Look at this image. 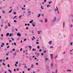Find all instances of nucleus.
Returning a JSON list of instances; mask_svg holds the SVG:
<instances>
[{"label":"nucleus","instance_id":"f257e3e1","mask_svg":"<svg viewBox=\"0 0 73 73\" xmlns=\"http://www.w3.org/2000/svg\"><path fill=\"white\" fill-rule=\"evenodd\" d=\"M56 9H55V11H57V13H58V14H59V12L58 11V7H56Z\"/></svg>","mask_w":73,"mask_h":73},{"label":"nucleus","instance_id":"f03ea898","mask_svg":"<svg viewBox=\"0 0 73 73\" xmlns=\"http://www.w3.org/2000/svg\"><path fill=\"white\" fill-rule=\"evenodd\" d=\"M56 19H57V18L56 17H55L54 19L52 20V22H55L56 21Z\"/></svg>","mask_w":73,"mask_h":73},{"label":"nucleus","instance_id":"7ed1b4c3","mask_svg":"<svg viewBox=\"0 0 73 73\" xmlns=\"http://www.w3.org/2000/svg\"><path fill=\"white\" fill-rule=\"evenodd\" d=\"M31 11H29V12H28V16H30V15H31Z\"/></svg>","mask_w":73,"mask_h":73},{"label":"nucleus","instance_id":"20e7f679","mask_svg":"<svg viewBox=\"0 0 73 73\" xmlns=\"http://www.w3.org/2000/svg\"><path fill=\"white\" fill-rule=\"evenodd\" d=\"M32 25L33 26V27H35V25H36V23L35 22H33L32 23Z\"/></svg>","mask_w":73,"mask_h":73},{"label":"nucleus","instance_id":"39448f33","mask_svg":"<svg viewBox=\"0 0 73 73\" xmlns=\"http://www.w3.org/2000/svg\"><path fill=\"white\" fill-rule=\"evenodd\" d=\"M17 36H18L20 37V36H21V34L20 33H18L17 34Z\"/></svg>","mask_w":73,"mask_h":73},{"label":"nucleus","instance_id":"423d86ee","mask_svg":"<svg viewBox=\"0 0 73 73\" xmlns=\"http://www.w3.org/2000/svg\"><path fill=\"white\" fill-rule=\"evenodd\" d=\"M50 57L51 58V60H52V58H53V54H50Z\"/></svg>","mask_w":73,"mask_h":73},{"label":"nucleus","instance_id":"0eeeda50","mask_svg":"<svg viewBox=\"0 0 73 73\" xmlns=\"http://www.w3.org/2000/svg\"><path fill=\"white\" fill-rule=\"evenodd\" d=\"M42 31H38V35H40V32H41Z\"/></svg>","mask_w":73,"mask_h":73},{"label":"nucleus","instance_id":"6e6552de","mask_svg":"<svg viewBox=\"0 0 73 73\" xmlns=\"http://www.w3.org/2000/svg\"><path fill=\"white\" fill-rule=\"evenodd\" d=\"M50 65L51 66H53V63H51Z\"/></svg>","mask_w":73,"mask_h":73},{"label":"nucleus","instance_id":"1a4fd4ad","mask_svg":"<svg viewBox=\"0 0 73 73\" xmlns=\"http://www.w3.org/2000/svg\"><path fill=\"white\" fill-rule=\"evenodd\" d=\"M29 58H30V61L32 60V58L31 56H29Z\"/></svg>","mask_w":73,"mask_h":73},{"label":"nucleus","instance_id":"9d476101","mask_svg":"<svg viewBox=\"0 0 73 73\" xmlns=\"http://www.w3.org/2000/svg\"><path fill=\"white\" fill-rule=\"evenodd\" d=\"M46 53V50H44L43 51V53Z\"/></svg>","mask_w":73,"mask_h":73},{"label":"nucleus","instance_id":"9b49d317","mask_svg":"<svg viewBox=\"0 0 73 73\" xmlns=\"http://www.w3.org/2000/svg\"><path fill=\"white\" fill-rule=\"evenodd\" d=\"M44 21L45 23H47V19H45Z\"/></svg>","mask_w":73,"mask_h":73},{"label":"nucleus","instance_id":"f8f14e48","mask_svg":"<svg viewBox=\"0 0 73 73\" xmlns=\"http://www.w3.org/2000/svg\"><path fill=\"white\" fill-rule=\"evenodd\" d=\"M57 57H58V56L57 55H56L55 57V59H56L57 58Z\"/></svg>","mask_w":73,"mask_h":73},{"label":"nucleus","instance_id":"ddd939ff","mask_svg":"<svg viewBox=\"0 0 73 73\" xmlns=\"http://www.w3.org/2000/svg\"><path fill=\"white\" fill-rule=\"evenodd\" d=\"M8 27H11V25H10V24H9V23H8Z\"/></svg>","mask_w":73,"mask_h":73},{"label":"nucleus","instance_id":"4468645a","mask_svg":"<svg viewBox=\"0 0 73 73\" xmlns=\"http://www.w3.org/2000/svg\"><path fill=\"white\" fill-rule=\"evenodd\" d=\"M52 41H50V42H49L48 43L49 44H50H50H51L52 43Z\"/></svg>","mask_w":73,"mask_h":73},{"label":"nucleus","instance_id":"2eb2a0df","mask_svg":"<svg viewBox=\"0 0 73 73\" xmlns=\"http://www.w3.org/2000/svg\"><path fill=\"white\" fill-rule=\"evenodd\" d=\"M9 33H8L6 34V36H9Z\"/></svg>","mask_w":73,"mask_h":73},{"label":"nucleus","instance_id":"dca6fc26","mask_svg":"<svg viewBox=\"0 0 73 73\" xmlns=\"http://www.w3.org/2000/svg\"><path fill=\"white\" fill-rule=\"evenodd\" d=\"M33 20H32V21H30L29 22L30 23H32V22H33Z\"/></svg>","mask_w":73,"mask_h":73},{"label":"nucleus","instance_id":"f3484780","mask_svg":"<svg viewBox=\"0 0 73 73\" xmlns=\"http://www.w3.org/2000/svg\"><path fill=\"white\" fill-rule=\"evenodd\" d=\"M17 54V53H16V52H15L14 54H13V55H14V56H16V55Z\"/></svg>","mask_w":73,"mask_h":73},{"label":"nucleus","instance_id":"a211bd4d","mask_svg":"<svg viewBox=\"0 0 73 73\" xmlns=\"http://www.w3.org/2000/svg\"><path fill=\"white\" fill-rule=\"evenodd\" d=\"M34 66V65H33L32 64L31 66V68H33V67Z\"/></svg>","mask_w":73,"mask_h":73},{"label":"nucleus","instance_id":"6ab92c4d","mask_svg":"<svg viewBox=\"0 0 73 73\" xmlns=\"http://www.w3.org/2000/svg\"><path fill=\"white\" fill-rule=\"evenodd\" d=\"M8 28V26H5V29H7V28Z\"/></svg>","mask_w":73,"mask_h":73},{"label":"nucleus","instance_id":"aec40b11","mask_svg":"<svg viewBox=\"0 0 73 73\" xmlns=\"http://www.w3.org/2000/svg\"><path fill=\"white\" fill-rule=\"evenodd\" d=\"M35 54L36 55V56H39V54H36V53H35Z\"/></svg>","mask_w":73,"mask_h":73},{"label":"nucleus","instance_id":"412c9836","mask_svg":"<svg viewBox=\"0 0 73 73\" xmlns=\"http://www.w3.org/2000/svg\"><path fill=\"white\" fill-rule=\"evenodd\" d=\"M16 17H17V16H15L14 18H13V20H14V19H15V18H16Z\"/></svg>","mask_w":73,"mask_h":73},{"label":"nucleus","instance_id":"4be33fe9","mask_svg":"<svg viewBox=\"0 0 73 73\" xmlns=\"http://www.w3.org/2000/svg\"><path fill=\"white\" fill-rule=\"evenodd\" d=\"M40 15H41V14H39L38 16V17H39L40 16Z\"/></svg>","mask_w":73,"mask_h":73},{"label":"nucleus","instance_id":"5701e85b","mask_svg":"<svg viewBox=\"0 0 73 73\" xmlns=\"http://www.w3.org/2000/svg\"><path fill=\"white\" fill-rule=\"evenodd\" d=\"M22 17V16L21 15L19 17V19H20Z\"/></svg>","mask_w":73,"mask_h":73},{"label":"nucleus","instance_id":"b1692460","mask_svg":"<svg viewBox=\"0 0 73 73\" xmlns=\"http://www.w3.org/2000/svg\"><path fill=\"white\" fill-rule=\"evenodd\" d=\"M67 72H71L72 70H67Z\"/></svg>","mask_w":73,"mask_h":73},{"label":"nucleus","instance_id":"393cba45","mask_svg":"<svg viewBox=\"0 0 73 73\" xmlns=\"http://www.w3.org/2000/svg\"><path fill=\"white\" fill-rule=\"evenodd\" d=\"M29 48L31 49H32V46H29Z\"/></svg>","mask_w":73,"mask_h":73},{"label":"nucleus","instance_id":"a878e982","mask_svg":"<svg viewBox=\"0 0 73 73\" xmlns=\"http://www.w3.org/2000/svg\"><path fill=\"white\" fill-rule=\"evenodd\" d=\"M14 45H15V46H16V42H14Z\"/></svg>","mask_w":73,"mask_h":73},{"label":"nucleus","instance_id":"bb28decb","mask_svg":"<svg viewBox=\"0 0 73 73\" xmlns=\"http://www.w3.org/2000/svg\"><path fill=\"white\" fill-rule=\"evenodd\" d=\"M52 3V1L48 2L49 4H50V3Z\"/></svg>","mask_w":73,"mask_h":73},{"label":"nucleus","instance_id":"cd10ccee","mask_svg":"<svg viewBox=\"0 0 73 73\" xmlns=\"http://www.w3.org/2000/svg\"><path fill=\"white\" fill-rule=\"evenodd\" d=\"M8 70L10 72V73H12V71L11 70Z\"/></svg>","mask_w":73,"mask_h":73},{"label":"nucleus","instance_id":"c85d7f7f","mask_svg":"<svg viewBox=\"0 0 73 73\" xmlns=\"http://www.w3.org/2000/svg\"><path fill=\"white\" fill-rule=\"evenodd\" d=\"M31 68H30L29 69H28V71H29V70H31Z\"/></svg>","mask_w":73,"mask_h":73},{"label":"nucleus","instance_id":"c756f323","mask_svg":"<svg viewBox=\"0 0 73 73\" xmlns=\"http://www.w3.org/2000/svg\"><path fill=\"white\" fill-rule=\"evenodd\" d=\"M17 71H19V68H17Z\"/></svg>","mask_w":73,"mask_h":73},{"label":"nucleus","instance_id":"7c9ffc66","mask_svg":"<svg viewBox=\"0 0 73 73\" xmlns=\"http://www.w3.org/2000/svg\"><path fill=\"white\" fill-rule=\"evenodd\" d=\"M13 14H14V15H16V12H14L13 13Z\"/></svg>","mask_w":73,"mask_h":73},{"label":"nucleus","instance_id":"2f4dec72","mask_svg":"<svg viewBox=\"0 0 73 73\" xmlns=\"http://www.w3.org/2000/svg\"><path fill=\"white\" fill-rule=\"evenodd\" d=\"M7 66L8 67V68H9L10 67V66L9 65V64H8L7 65Z\"/></svg>","mask_w":73,"mask_h":73},{"label":"nucleus","instance_id":"473e14b6","mask_svg":"<svg viewBox=\"0 0 73 73\" xmlns=\"http://www.w3.org/2000/svg\"><path fill=\"white\" fill-rule=\"evenodd\" d=\"M47 7L48 8V7H50V5H47Z\"/></svg>","mask_w":73,"mask_h":73},{"label":"nucleus","instance_id":"72a5a7b5","mask_svg":"<svg viewBox=\"0 0 73 73\" xmlns=\"http://www.w3.org/2000/svg\"><path fill=\"white\" fill-rule=\"evenodd\" d=\"M2 65H5V64H4V63H3Z\"/></svg>","mask_w":73,"mask_h":73},{"label":"nucleus","instance_id":"f704fd0d","mask_svg":"<svg viewBox=\"0 0 73 73\" xmlns=\"http://www.w3.org/2000/svg\"><path fill=\"white\" fill-rule=\"evenodd\" d=\"M50 48H51V49H52V48H53V46H51L50 47Z\"/></svg>","mask_w":73,"mask_h":73},{"label":"nucleus","instance_id":"c9c22d12","mask_svg":"<svg viewBox=\"0 0 73 73\" xmlns=\"http://www.w3.org/2000/svg\"><path fill=\"white\" fill-rule=\"evenodd\" d=\"M21 66V63H20L19 64V67H20V66Z\"/></svg>","mask_w":73,"mask_h":73},{"label":"nucleus","instance_id":"e433bc0d","mask_svg":"<svg viewBox=\"0 0 73 73\" xmlns=\"http://www.w3.org/2000/svg\"><path fill=\"white\" fill-rule=\"evenodd\" d=\"M11 38L12 39V41H14V39H13V38Z\"/></svg>","mask_w":73,"mask_h":73},{"label":"nucleus","instance_id":"4c0bfd02","mask_svg":"<svg viewBox=\"0 0 73 73\" xmlns=\"http://www.w3.org/2000/svg\"><path fill=\"white\" fill-rule=\"evenodd\" d=\"M55 73H57V69H56Z\"/></svg>","mask_w":73,"mask_h":73},{"label":"nucleus","instance_id":"58836bf2","mask_svg":"<svg viewBox=\"0 0 73 73\" xmlns=\"http://www.w3.org/2000/svg\"><path fill=\"white\" fill-rule=\"evenodd\" d=\"M37 48H38V49H39L40 48V46H38L37 47Z\"/></svg>","mask_w":73,"mask_h":73},{"label":"nucleus","instance_id":"ea45409f","mask_svg":"<svg viewBox=\"0 0 73 73\" xmlns=\"http://www.w3.org/2000/svg\"><path fill=\"white\" fill-rule=\"evenodd\" d=\"M46 61H47V60H48V58H46L45 59Z\"/></svg>","mask_w":73,"mask_h":73},{"label":"nucleus","instance_id":"a19ab883","mask_svg":"<svg viewBox=\"0 0 73 73\" xmlns=\"http://www.w3.org/2000/svg\"><path fill=\"white\" fill-rule=\"evenodd\" d=\"M14 23H17V21L16 20H14Z\"/></svg>","mask_w":73,"mask_h":73},{"label":"nucleus","instance_id":"79ce46f5","mask_svg":"<svg viewBox=\"0 0 73 73\" xmlns=\"http://www.w3.org/2000/svg\"><path fill=\"white\" fill-rule=\"evenodd\" d=\"M11 35H12V34H10L9 35V37H11Z\"/></svg>","mask_w":73,"mask_h":73},{"label":"nucleus","instance_id":"37998d69","mask_svg":"<svg viewBox=\"0 0 73 73\" xmlns=\"http://www.w3.org/2000/svg\"><path fill=\"white\" fill-rule=\"evenodd\" d=\"M1 37H3V34H1Z\"/></svg>","mask_w":73,"mask_h":73},{"label":"nucleus","instance_id":"c03bdc74","mask_svg":"<svg viewBox=\"0 0 73 73\" xmlns=\"http://www.w3.org/2000/svg\"><path fill=\"white\" fill-rule=\"evenodd\" d=\"M31 33H34L33 32V30H32V31H31Z\"/></svg>","mask_w":73,"mask_h":73},{"label":"nucleus","instance_id":"a18cd8bd","mask_svg":"<svg viewBox=\"0 0 73 73\" xmlns=\"http://www.w3.org/2000/svg\"><path fill=\"white\" fill-rule=\"evenodd\" d=\"M1 23H4V21H3V20H2L1 21Z\"/></svg>","mask_w":73,"mask_h":73},{"label":"nucleus","instance_id":"49530a36","mask_svg":"<svg viewBox=\"0 0 73 73\" xmlns=\"http://www.w3.org/2000/svg\"><path fill=\"white\" fill-rule=\"evenodd\" d=\"M29 29V28L28 27H27L26 28V29Z\"/></svg>","mask_w":73,"mask_h":73},{"label":"nucleus","instance_id":"de8ad7c7","mask_svg":"<svg viewBox=\"0 0 73 73\" xmlns=\"http://www.w3.org/2000/svg\"><path fill=\"white\" fill-rule=\"evenodd\" d=\"M72 44H73V42H71L70 43V45H72Z\"/></svg>","mask_w":73,"mask_h":73},{"label":"nucleus","instance_id":"09e8293b","mask_svg":"<svg viewBox=\"0 0 73 73\" xmlns=\"http://www.w3.org/2000/svg\"><path fill=\"white\" fill-rule=\"evenodd\" d=\"M9 47H10V46H8L7 47V49H8V48H9Z\"/></svg>","mask_w":73,"mask_h":73},{"label":"nucleus","instance_id":"8fccbe9b","mask_svg":"<svg viewBox=\"0 0 73 73\" xmlns=\"http://www.w3.org/2000/svg\"><path fill=\"white\" fill-rule=\"evenodd\" d=\"M2 45H5V44H4V43H2Z\"/></svg>","mask_w":73,"mask_h":73},{"label":"nucleus","instance_id":"3c124183","mask_svg":"<svg viewBox=\"0 0 73 73\" xmlns=\"http://www.w3.org/2000/svg\"><path fill=\"white\" fill-rule=\"evenodd\" d=\"M41 54L42 56H44V54H43V53H42Z\"/></svg>","mask_w":73,"mask_h":73},{"label":"nucleus","instance_id":"603ef678","mask_svg":"<svg viewBox=\"0 0 73 73\" xmlns=\"http://www.w3.org/2000/svg\"><path fill=\"white\" fill-rule=\"evenodd\" d=\"M41 51H42V50L41 49L39 50V52H41Z\"/></svg>","mask_w":73,"mask_h":73},{"label":"nucleus","instance_id":"864d4df0","mask_svg":"<svg viewBox=\"0 0 73 73\" xmlns=\"http://www.w3.org/2000/svg\"><path fill=\"white\" fill-rule=\"evenodd\" d=\"M2 62V59L0 60V62Z\"/></svg>","mask_w":73,"mask_h":73},{"label":"nucleus","instance_id":"5fc2aeb1","mask_svg":"<svg viewBox=\"0 0 73 73\" xmlns=\"http://www.w3.org/2000/svg\"><path fill=\"white\" fill-rule=\"evenodd\" d=\"M36 43L37 44H39V43L38 42H36Z\"/></svg>","mask_w":73,"mask_h":73},{"label":"nucleus","instance_id":"6e6d98bb","mask_svg":"<svg viewBox=\"0 0 73 73\" xmlns=\"http://www.w3.org/2000/svg\"><path fill=\"white\" fill-rule=\"evenodd\" d=\"M4 50H5V51L7 50V49H6V48H5L4 49Z\"/></svg>","mask_w":73,"mask_h":73},{"label":"nucleus","instance_id":"4d7b16f0","mask_svg":"<svg viewBox=\"0 0 73 73\" xmlns=\"http://www.w3.org/2000/svg\"><path fill=\"white\" fill-rule=\"evenodd\" d=\"M24 8L23 7L22 8V10H24Z\"/></svg>","mask_w":73,"mask_h":73},{"label":"nucleus","instance_id":"13d9d810","mask_svg":"<svg viewBox=\"0 0 73 73\" xmlns=\"http://www.w3.org/2000/svg\"><path fill=\"white\" fill-rule=\"evenodd\" d=\"M9 44V43H6V45H8Z\"/></svg>","mask_w":73,"mask_h":73},{"label":"nucleus","instance_id":"bf43d9fd","mask_svg":"<svg viewBox=\"0 0 73 73\" xmlns=\"http://www.w3.org/2000/svg\"><path fill=\"white\" fill-rule=\"evenodd\" d=\"M40 22H41V23H42V22H43L42 21V20H40Z\"/></svg>","mask_w":73,"mask_h":73},{"label":"nucleus","instance_id":"052dcab7","mask_svg":"<svg viewBox=\"0 0 73 73\" xmlns=\"http://www.w3.org/2000/svg\"><path fill=\"white\" fill-rule=\"evenodd\" d=\"M6 60H8V57H7L6 58Z\"/></svg>","mask_w":73,"mask_h":73},{"label":"nucleus","instance_id":"680f3d73","mask_svg":"<svg viewBox=\"0 0 73 73\" xmlns=\"http://www.w3.org/2000/svg\"><path fill=\"white\" fill-rule=\"evenodd\" d=\"M27 40V39L25 38V39L24 40V41H26Z\"/></svg>","mask_w":73,"mask_h":73},{"label":"nucleus","instance_id":"e2e57ef3","mask_svg":"<svg viewBox=\"0 0 73 73\" xmlns=\"http://www.w3.org/2000/svg\"><path fill=\"white\" fill-rule=\"evenodd\" d=\"M70 27L71 28L72 27V25L71 24H70Z\"/></svg>","mask_w":73,"mask_h":73},{"label":"nucleus","instance_id":"0e129e2a","mask_svg":"<svg viewBox=\"0 0 73 73\" xmlns=\"http://www.w3.org/2000/svg\"><path fill=\"white\" fill-rule=\"evenodd\" d=\"M20 51H22V48H21L20 49Z\"/></svg>","mask_w":73,"mask_h":73},{"label":"nucleus","instance_id":"69168bd1","mask_svg":"<svg viewBox=\"0 0 73 73\" xmlns=\"http://www.w3.org/2000/svg\"><path fill=\"white\" fill-rule=\"evenodd\" d=\"M14 72H16V69H14Z\"/></svg>","mask_w":73,"mask_h":73},{"label":"nucleus","instance_id":"338daca9","mask_svg":"<svg viewBox=\"0 0 73 73\" xmlns=\"http://www.w3.org/2000/svg\"><path fill=\"white\" fill-rule=\"evenodd\" d=\"M15 49H13V51H15Z\"/></svg>","mask_w":73,"mask_h":73},{"label":"nucleus","instance_id":"774afa93","mask_svg":"<svg viewBox=\"0 0 73 73\" xmlns=\"http://www.w3.org/2000/svg\"><path fill=\"white\" fill-rule=\"evenodd\" d=\"M52 73H55V72H53V71H52Z\"/></svg>","mask_w":73,"mask_h":73}]
</instances>
